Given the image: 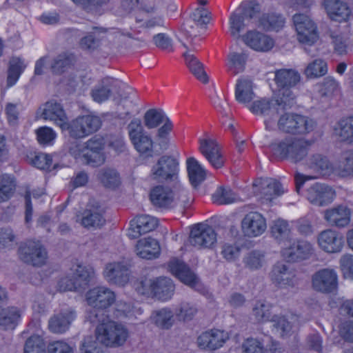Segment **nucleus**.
Instances as JSON below:
<instances>
[{
	"mask_svg": "<svg viewBox=\"0 0 353 353\" xmlns=\"http://www.w3.org/2000/svg\"><path fill=\"white\" fill-rule=\"evenodd\" d=\"M242 231L245 236L255 237L262 234L266 230L265 218L259 212L247 214L241 221Z\"/></svg>",
	"mask_w": 353,
	"mask_h": 353,
	"instance_id": "obj_18",
	"label": "nucleus"
},
{
	"mask_svg": "<svg viewBox=\"0 0 353 353\" xmlns=\"http://www.w3.org/2000/svg\"><path fill=\"white\" fill-rule=\"evenodd\" d=\"M284 193L281 184L274 179H267L262 183L261 190V199L263 201L271 202Z\"/></svg>",
	"mask_w": 353,
	"mask_h": 353,
	"instance_id": "obj_40",
	"label": "nucleus"
},
{
	"mask_svg": "<svg viewBox=\"0 0 353 353\" xmlns=\"http://www.w3.org/2000/svg\"><path fill=\"white\" fill-rule=\"evenodd\" d=\"M308 167L323 176H329L335 173V165L330 161L327 157L322 154H314L307 159Z\"/></svg>",
	"mask_w": 353,
	"mask_h": 353,
	"instance_id": "obj_33",
	"label": "nucleus"
},
{
	"mask_svg": "<svg viewBox=\"0 0 353 353\" xmlns=\"http://www.w3.org/2000/svg\"><path fill=\"white\" fill-rule=\"evenodd\" d=\"M339 265L343 277L353 280V254L342 255L339 259Z\"/></svg>",
	"mask_w": 353,
	"mask_h": 353,
	"instance_id": "obj_63",
	"label": "nucleus"
},
{
	"mask_svg": "<svg viewBox=\"0 0 353 353\" xmlns=\"http://www.w3.org/2000/svg\"><path fill=\"white\" fill-rule=\"evenodd\" d=\"M172 199L173 207L176 205L186 207L193 200L188 190L181 185L176 186L174 190H172Z\"/></svg>",
	"mask_w": 353,
	"mask_h": 353,
	"instance_id": "obj_57",
	"label": "nucleus"
},
{
	"mask_svg": "<svg viewBox=\"0 0 353 353\" xmlns=\"http://www.w3.org/2000/svg\"><path fill=\"white\" fill-rule=\"evenodd\" d=\"M105 281L112 285L124 286L130 281V266L124 261H114L106 264L103 272Z\"/></svg>",
	"mask_w": 353,
	"mask_h": 353,
	"instance_id": "obj_13",
	"label": "nucleus"
},
{
	"mask_svg": "<svg viewBox=\"0 0 353 353\" xmlns=\"http://www.w3.org/2000/svg\"><path fill=\"white\" fill-rule=\"evenodd\" d=\"M296 113L286 112L280 115L276 127L282 132L290 134L296 117Z\"/></svg>",
	"mask_w": 353,
	"mask_h": 353,
	"instance_id": "obj_64",
	"label": "nucleus"
},
{
	"mask_svg": "<svg viewBox=\"0 0 353 353\" xmlns=\"http://www.w3.org/2000/svg\"><path fill=\"white\" fill-rule=\"evenodd\" d=\"M170 271L182 283L194 287L198 283V278L190 268L183 261L177 259H172L168 264Z\"/></svg>",
	"mask_w": 353,
	"mask_h": 353,
	"instance_id": "obj_24",
	"label": "nucleus"
},
{
	"mask_svg": "<svg viewBox=\"0 0 353 353\" xmlns=\"http://www.w3.org/2000/svg\"><path fill=\"white\" fill-rule=\"evenodd\" d=\"M179 170L177 161L170 156L160 157L150 170L151 177L159 182L173 181L176 179Z\"/></svg>",
	"mask_w": 353,
	"mask_h": 353,
	"instance_id": "obj_10",
	"label": "nucleus"
},
{
	"mask_svg": "<svg viewBox=\"0 0 353 353\" xmlns=\"http://www.w3.org/2000/svg\"><path fill=\"white\" fill-rule=\"evenodd\" d=\"M15 181L10 175L3 174L0 178V202L8 201L15 190Z\"/></svg>",
	"mask_w": 353,
	"mask_h": 353,
	"instance_id": "obj_51",
	"label": "nucleus"
},
{
	"mask_svg": "<svg viewBox=\"0 0 353 353\" xmlns=\"http://www.w3.org/2000/svg\"><path fill=\"white\" fill-rule=\"evenodd\" d=\"M136 150L143 157H152L153 141L145 132L130 140Z\"/></svg>",
	"mask_w": 353,
	"mask_h": 353,
	"instance_id": "obj_46",
	"label": "nucleus"
},
{
	"mask_svg": "<svg viewBox=\"0 0 353 353\" xmlns=\"http://www.w3.org/2000/svg\"><path fill=\"white\" fill-rule=\"evenodd\" d=\"M264 254L259 250H252L248 252L243 259V263L246 268L256 270L261 268L264 263Z\"/></svg>",
	"mask_w": 353,
	"mask_h": 353,
	"instance_id": "obj_53",
	"label": "nucleus"
},
{
	"mask_svg": "<svg viewBox=\"0 0 353 353\" xmlns=\"http://www.w3.org/2000/svg\"><path fill=\"white\" fill-rule=\"evenodd\" d=\"M254 98L252 82L248 79H239L235 88L236 100L239 103H247Z\"/></svg>",
	"mask_w": 353,
	"mask_h": 353,
	"instance_id": "obj_38",
	"label": "nucleus"
},
{
	"mask_svg": "<svg viewBox=\"0 0 353 353\" xmlns=\"http://www.w3.org/2000/svg\"><path fill=\"white\" fill-rule=\"evenodd\" d=\"M24 353H46L43 339L38 335L28 338L24 345Z\"/></svg>",
	"mask_w": 353,
	"mask_h": 353,
	"instance_id": "obj_61",
	"label": "nucleus"
},
{
	"mask_svg": "<svg viewBox=\"0 0 353 353\" xmlns=\"http://www.w3.org/2000/svg\"><path fill=\"white\" fill-rule=\"evenodd\" d=\"M272 237L279 243L285 242L290 239L291 229L287 221L278 219L272 221L270 226Z\"/></svg>",
	"mask_w": 353,
	"mask_h": 353,
	"instance_id": "obj_42",
	"label": "nucleus"
},
{
	"mask_svg": "<svg viewBox=\"0 0 353 353\" xmlns=\"http://www.w3.org/2000/svg\"><path fill=\"white\" fill-rule=\"evenodd\" d=\"M248 59L245 52H231L228 55L227 69L229 72L235 76L244 71Z\"/></svg>",
	"mask_w": 353,
	"mask_h": 353,
	"instance_id": "obj_41",
	"label": "nucleus"
},
{
	"mask_svg": "<svg viewBox=\"0 0 353 353\" xmlns=\"http://www.w3.org/2000/svg\"><path fill=\"white\" fill-rule=\"evenodd\" d=\"M285 24V19L281 15L274 12L263 13L257 20L256 26L265 31H279Z\"/></svg>",
	"mask_w": 353,
	"mask_h": 353,
	"instance_id": "obj_37",
	"label": "nucleus"
},
{
	"mask_svg": "<svg viewBox=\"0 0 353 353\" xmlns=\"http://www.w3.org/2000/svg\"><path fill=\"white\" fill-rule=\"evenodd\" d=\"M94 276V271L93 268L80 265L77 266L73 274V278L79 292L87 288Z\"/></svg>",
	"mask_w": 353,
	"mask_h": 353,
	"instance_id": "obj_45",
	"label": "nucleus"
},
{
	"mask_svg": "<svg viewBox=\"0 0 353 353\" xmlns=\"http://www.w3.org/2000/svg\"><path fill=\"white\" fill-rule=\"evenodd\" d=\"M17 243V237L10 228L0 229V248H12Z\"/></svg>",
	"mask_w": 353,
	"mask_h": 353,
	"instance_id": "obj_60",
	"label": "nucleus"
},
{
	"mask_svg": "<svg viewBox=\"0 0 353 353\" xmlns=\"http://www.w3.org/2000/svg\"><path fill=\"white\" fill-rule=\"evenodd\" d=\"M212 199L219 205H225L236 202L238 196L230 188L219 187L213 194Z\"/></svg>",
	"mask_w": 353,
	"mask_h": 353,
	"instance_id": "obj_54",
	"label": "nucleus"
},
{
	"mask_svg": "<svg viewBox=\"0 0 353 353\" xmlns=\"http://www.w3.org/2000/svg\"><path fill=\"white\" fill-rule=\"evenodd\" d=\"M242 39L248 46L259 52H268L274 46V41L272 37L257 30L248 31Z\"/></svg>",
	"mask_w": 353,
	"mask_h": 353,
	"instance_id": "obj_21",
	"label": "nucleus"
},
{
	"mask_svg": "<svg viewBox=\"0 0 353 353\" xmlns=\"http://www.w3.org/2000/svg\"><path fill=\"white\" fill-rule=\"evenodd\" d=\"M335 174L341 177L353 176V150L344 152L335 165Z\"/></svg>",
	"mask_w": 353,
	"mask_h": 353,
	"instance_id": "obj_43",
	"label": "nucleus"
},
{
	"mask_svg": "<svg viewBox=\"0 0 353 353\" xmlns=\"http://www.w3.org/2000/svg\"><path fill=\"white\" fill-rule=\"evenodd\" d=\"M135 252L137 255L142 259H152L159 255L160 246L154 239L145 238L138 241Z\"/></svg>",
	"mask_w": 353,
	"mask_h": 353,
	"instance_id": "obj_34",
	"label": "nucleus"
},
{
	"mask_svg": "<svg viewBox=\"0 0 353 353\" xmlns=\"http://www.w3.org/2000/svg\"><path fill=\"white\" fill-rule=\"evenodd\" d=\"M297 41L312 46L319 39L316 23L308 15L296 13L292 17Z\"/></svg>",
	"mask_w": 353,
	"mask_h": 353,
	"instance_id": "obj_6",
	"label": "nucleus"
},
{
	"mask_svg": "<svg viewBox=\"0 0 353 353\" xmlns=\"http://www.w3.org/2000/svg\"><path fill=\"white\" fill-rule=\"evenodd\" d=\"M85 300L88 305L95 309H108L116 301V296L110 289L99 286L87 292Z\"/></svg>",
	"mask_w": 353,
	"mask_h": 353,
	"instance_id": "obj_14",
	"label": "nucleus"
},
{
	"mask_svg": "<svg viewBox=\"0 0 353 353\" xmlns=\"http://www.w3.org/2000/svg\"><path fill=\"white\" fill-rule=\"evenodd\" d=\"M101 126V120L99 117L87 114L78 117L69 123L66 121L65 130H68L71 137L83 139L96 132Z\"/></svg>",
	"mask_w": 353,
	"mask_h": 353,
	"instance_id": "obj_7",
	"label": "nucleus"
},
{
	"mask_svg": "<svg viewBox=\"0 0 353 353\" xmlns=\"http://www.w3.org/2000/svg\"><path fill=\"white\" fill-rule=\"evenodd\" d=\"M183 46L187 50L183 53V57L185 61V63L190 72L197 79L203 83H208V77L204 71L203 65L199 61V60L194 56V54L191 53L192 50L194 49L195 46L193 48L189 46L187 43H183Z\"/></svg>",
	"mask_w": 353,
	"mask_h": 353,
	"instance_id": "obj_30",
	"label": "nucleus"
},
{
	"mask_svg": "<svg viewBox=\"0 0 353 353\" xmlns=\"http://www.w3.org/2000/svg\"><path fill=\"white\" fill-rule=\"evenodd\" d=\"M169 118L161 109H150L146 111L143 117L145 127L148 129L157 128L161 123H164Z\"/></svg>",
	"mask_w": 353,
	"mask_h": 353,
	"instance_id": "obj_47",
	"label": "nucleus"
},
{
	"mask_svg": "<svg viewBox=\"0 0 353 353\" xmlns=\"http://www.w3.org/2000/svg\"><path fill=\"white\" fill-rule=\"evenodd\" d=\"M25 68L26 65L21 59L13 58L11 59L7 80L8 86L15 84Z\"/></svg>",
	"mask_w": 353,
	"mask_h": 353,
	"instance_id": "obj_56",
	"label": "nucleus"
},
{
	"mask_svg": "<svg viewBox=\"0 0 353 353\" xmlns=\"http://www.w3.org/2000/svg\"><path fill=\"white\" fill-rule=\"evenodd\" d=\"M119 87V81L114 78L107 77L102 79L91 90L92 99L99 103L109 99L113 90Z\"/></svg>",
	"mask_w": 353,
	"mask_h": 353,
	"instance_id": "obj_23",
	"label": "nucleus"
},
{
	"mask_svg": "<svg viewBox=\"0 0 353 353\" xmlns=\"http://www.w3.org/2000/svg\"><path fill=\"white\" fill-rule=\"evenodd\" d=\"M310 145L311 143L304 139L286 137L279 142L272 143L270 147L276 156L298 162L307 156Z\"/></svg>",
	"mask_w": 353,
	"mask_h": 353,
	"instance_id": "obj_4",
	"label": "nucleus"
},
{
	"mask_svg": "<svg viewBox=\"0 0 353 353\" xmlns=\"http://www.w3.org/2000/svg\"><path fill=\"white\" fill-rule=\"evenodd\" d=\"M306 197L313 205L325 206L334 201L335 191L325 183H315L307 189Z\"/></svg>",
	"mask_w": 353,
	"mask_h": 353,
	"instance_id": "obj_16",
	"label": "nucleus"
},
{
	"mask_svg": "<svg viewBox=\"0 0 353 353\" xmlns=\"http://www.w3.org/2000/svg\"><path fill=\"white\" fill-rule=\"evenodd\" d=\"M150 199L153 205L159 208H173L172 190L164 185L154 187L150 193Z\"/></svg>",
	"mask_w": 353,
	"mask_h": 353,
	"instance_id": "obj_32",
	"label": "nucleus"
},
{
	"mask_svg": "<svg viewBox=\"0 0 353 353\" xmlns=\"http://www.w3.org/2000/svg\"><path fill=\"white\" fill-rule=\"evenodd\" d=\"M272 322L281 336L285 338L291 336L296 332L302 321L299 320L296 315L292 314L290 316L274 315L272 318Z\"/></svg>",
	"mask_w": 353,
	"mask_h": 353,
	"instance_id": "obj_28",
	"label": "nucleus"
},
{
	"mask_svg": "<svg viewBox=\"0 0 353 353\" xmlns=\"http://www.w3.org/2000/svg\"><path fill=\"white\" fill-rule=\"evenodd\" d=\"M111 310H88L85 318L91 323H98L96 328L97 341L107 347L123 345L129 337V330L123 324L110 320Z\"/></svg>",
	"mask_w": 353,
	"mask_h": 353,
	"instance_id": "obj_1",
	"label": "nucleus"
},
{
	"mask_svg": "<svg viewBox=\"0 0 353 353\" xmlns=\"http://www.w3.org/2000/svg\"><path fill=\"white\" fill-rule=\"evenodd\" d=\"M311 287L313 290L322 294H334L339 287L337 272L331 268H321L311 276Z\"/></svg>",
	"mask_w": 353,
	"mask_h": 353,
	"instance_id": "obj_8",
	"label": "nucleus"
},
{
	"mask_svg": "<svg viewBox=\"0 0 353 353\" xmlns=\"http://www.w3.org/2000/svg\"><path fill=\"white\" fill-rule=\"evenodd\" d=\"M325 9L332 20L346 21L351 16L352 11L347 3L340 0H324Z\"/></svg>",
	"mask_w": 353,
	"mask_h": 353,
	"instance_id": "obj_29",
	"label": "nucleus"
},
{
	"mask_svg": "<svg viewBox=\"0 0 353 353\" xmlns=\"http://www.w3.org/2000/svg\"><path fill=\"white\" fill-rule=\"evenodd\" d=\"M150 287L154 297L161 301L170 299L175 289L173 281L168 277L156 279L152 282Z\"/></svg>",
	"mask_w": 353,
	"mask_h": 353,
	"instance_id": "obj_31",
	"label": "nucleus"
},
{
	"mask_svg": "<svg viewBox=\"0 0 353 353\" xmlns=\"http://www.w3.org/2000/svg\"><path fill=\"white\" fill-rule=\"evenodd\" d=\"M335 131L341 141L353 144V118L341 120Z\"/></svg>",
	"mask_w": 353,
	"mask_h": 353,
	"instance_id": "obj_52",
	"label": "nucleus"
},
{
	"mask_svg": "<svg viewBox=\"0 0 353 353\" xmlns=\"http://www.w3.org/2000/svg\"><path fill=\"white\" fill-rule=\"evenodd\" d=\"M41 110V117L45 120L53 121L62 130L65 128V121L68 120L61 105L54 101L45 103Z\"/></svg>",
	"mask_w": 353,
	"mask_h": 353,
	"instance_id": "obj_27",
	"label": "nucleus"
},
{
	"mask_svg": "<svg viewBox=\"0 0 353 353\" xmlns=\"http://www.w3.org/2000/svg\"><path fill=\"white\" fill-rule=\"evenodd\" d=\"M327 72V66L325 61L322 59H316L310 63L305 70L308 77H320Z\"/></svg>",
	"mask_w": 353,
	"mask_h": 353,
	"instance_id": "obj_59",
	"label": "nucleus"
},
{
	"mask_svg": "<svg viewBox=\"0 0 353 353\" xmlns=\"http://www.w3.org/2000/svg\"><path fill=\"white\" fill-rule=\"evenodd\" d=\"M157 225L158 221L153 216H138L130 221V227L128 230L127 235L130 239H137L141 234L154 230Z\"/></svg>",
	"mask_w": 353,
	"mask_h": 353,
	"instance_id": "obj_22",
	"label": "nucleus"
},
{
	"mask_svg": "<svg viewBox=\"0 0 353 353\" xmlns=\"http://www.w3.org/2000/svg\"><path fill=\"white\" fill-rule=\"evenodd\" d=\"M317 242L322 250L330 254L341 252L344 245L343 235L332 229H327L320 232Z\"/></svg>",
	"mask_w": 353,
	"mask_h": 353,
	"instance_id": "obj_17",
	"label": "nucleus"
},
{
	"mask_svg": "<svg viewBox=\"0 0 353 353\" xmlns=\"http://www.w3.org/2000/svg\"><path fill=\"white\" fill-rule=\"evenodd\" d=\"M21 316L17 310H0V326L5 330L14 329Z\"/></svg>",
	"mask_w": 353,
	"mask_h": 353,
	"instance_id": "obj_58",
	"label": "nucleus"
},
{
	"mask_svg": "<svg viewBox=\"0 0 353 353\" xmlns=\"http://www.w3.org/2000/svg\"><path fill=\"white\" fill-rule=\"evenodd\" d=\"M199 151L214 168L223 165L224 160L221 154L220 147L215 140L199 139Z\"/></svg>",
	"mask_w": 353,
	"mask_h": 353,
	"instance_id": "obj_20",
	"label": "nucleus"
},
{
	"mask_svg": "<svg viewBox=\"0 0 353 353\" xmlns=\"http://www.w3.org/2000/svg\"><path fill=\"white\" fill-rule=\"evenodd\" d=\"M323 217L330 225L344 228L351 221V210L345 205H339L325 210Z\"/></svg>",
	"mask_w": 353,
	"mask_h": 353,
	"instance_id": "obj_19",
	"label": "nucleus"
},
{
	"mask_svg": "<svg viewBox=\"0 0 353 353\" xmlns=\"http://www.w3.org/2000/svg\"><path fill=\"white\" fill-rule=\"evenodd\" d=\"M186 167L189 181L194 188H196L206 178V171L194 157L186 160Z\"/></svg>",
	"mask_w": 353,
	"mask_h": 353,
	"instance_id": "obj_35",
	"label": "nucleus"
},
{
	"mask_svg": "<svg viewBox=\"0 0 353 353\" xmlns=\"http://www.w3.org/2000/svg\"><path fill=\"white\" fill-rule=\"evenodd\" d=\"M19 256L26 263L40 267L47 260V252L39 241H28L19 248Z\"/></svg>",
	"mask_w": 353,
	"mask_h": 353,
	"instance_id": "obj_12",
	"label": "nucleus"
},
{
	"mask_svg": "<svg viewBox=\"0 0 353 353\" xmlns=\"http://www.w3.org/2000/svg\"><path fill=\"white\" fill-rule=\"evenodd\" d=\"M77 222L88 229H97L102 227L105 219L103 210L100 208H86L80 215L77 216Z\"/></svg>",
	"mask_w": 353,
	"mask_h": 353,
	"instance_id": "obj_25",
	"label": "nucleus"
},
{
	"mask_svg": "<svg viewBox=\"0 0 353 353\" xmlns=\"http://www.w3.org/2000/svg\"><path fill=\"white\" fill-rule=\"evenodd\" d=\"M216 233L210 225L204 223L194 225L190 231L188 241L197 249L212 248L216 243Z\"/></svg>",
	"mask_w": 353,
	"mask_h": 353,
	"instance_id": "obj_11",
	"label": "nucleus"
},
{
	"mask_svg": "<svg viewBox=\"0 0 353 353\" xmlns=\"http://www.w3.org/2000/svg\"><path fill=\"white\" fill-rule=\"evenodd\" d=\"M104 145L103 137L95 135L83 143L77 141L72 143L69 147V152L75 159L83 163L98 167L105 161Z\"/></svg>",
	"mask_w": 353,
	"mask_h": 353,
	"instance_id": "obj_2",
	"label": "nucleus"
},
{
	"mask_svg": "<svg viewBox=\"0 0 353 353\" xmlns=\"http://www.w3.org/2000/svg\"><path fill=\"white\" fill-rule=\"evenodd\" d=\"M301 81L300 74L292 69H281L275 71L274 81L277 86L279 101L283 103V108H291L296 102L293 89Z\"/></svg>",
	"mask_w": 353,
	"mask_h": 353,
	"instance_id": "obj_3",
	"label": "nucleus"
},
{
	"mask_svg": "<svg viewBox=\"0 0 353 353\" xmlns=\"http://www.w3.org/2000/svg\"><path fill=\"white\" fill-rule=\"evenodd\" d=\"M316 127V121L306 116L296 114L290 131L291 134H306L312 132Z\"/></svg>",
	"mask_w": 353,
	"mask_h": 353,
	"instance_id": "obj_44",
	"label": "nucleus"
},
{
	"mask_svg": "<svg viewBox=\"0 0 353 353\" xmlns=\"http://www.w3.org/2000/svg\"><path fill=\"white\" fill-rule=\"evenodd\" d=\"M76 315L72 310H65L52 316L49 321V327L54 333L65 332Z\"/></svg>",
	"mask_w": 353,
	"mask_h": 353,
	"instance_id": "obj_36",
	"label": "nucleus"
},
{
	"mask_svg": "<svg viewBox=\"0 0 353 353\" xmlns=\"http://www.w3.org/2000/svg\"><path fill=\"white\" fill-rule=\"evenodd\" d=\"M150 318L157 327L162 329L170 328L174 323L172 310H155Z\"/></svg>",
	"mask_w": 353,
	"mask_h": 353,
	"instance_id": "obj_50",
	"label": "nucleus"
},
{
	"mask_svg": "<svg viewBox=\"0 0 353 353\" xmlns=\"http://www.w3.org/2000/svg\"><path fill=\"white\" fill-rule=\"evenodd\" d=\"M195 26L196 24L188 19L183 23L182 28L183 34L186 39V41H181V43H187L189 46L192 48L196 46L194 40L199 34V31H197Z\"/></svg>",
	"mask_w": 353,
	"mask_h": 353,
	"instance_id": "obj_62",
	"label": "nucleus"
},
{
	"mask_svg": "<svg viewBox=\"0 0 353 353\" xmlns=\"http://www.w3.org/2000/svg\"><path fill=\"white\" fill-rule=\"evenodd\" d=\"M283 108V103L279 101L278 96L276 99H263L254 101L250 110L255 114L261 115L265 119V129L272 131L276 129L275 120L279 114V107Z\"/></svg>",
	"mask_w": 353,
	"mask_h": 353,
	"instance_id": "obj_9",
	"label": "nucleus"
},
{
	"mask_svg": "<svg viewBox=\"0 0 353 353\" xmlns=\"http://www.w3.org/2000/svg\"><path fill=\"white\" fill-rule=\"evenodd\" d=\"M230 336L227 332L211 329L202 332L197 338V345L203 350H216L223 347Z\"/></svg>",
	"mask_w": 353,
	"mask_h": 353,
	"instance_id": "obj_15",
	"label": "nucleus"
},
{
	"mask_svg": "<svg viewBox=\"0 0 353 353\" xmlns=\"http://www.w3.org/2000/svg\"><path fill=\"white\" fill-rule=\"evenodd\" d=\"M259 11V4L255 1L241 3L229 17L230 35L234 39H239L241 32L248 26L246 21L254 19Z\"/></svg>",
	"mask_w": 353,
	"mask_h": 353,
	"instance_id": "obj_5",
	"label": "nucleus"
},
{
	"mask_svg": "<svg viewBox=\"0 0 353 353\" xmlns=\"http://www.w3.org/2000/svg\"><path fill=\"white\" fill-rule=\"evenodd\" d=\"M75 61L74 56L71 53H62L54 58L51 65L54 73L60 74L69 68Z\"/></svg>",
	"mask_w": 353,
	"mask_h": 353,
	"instance_id": "obj_48",
	"label": "nucleus"
},
{
	"mask_svg": "<svg viewBox=\"0 0 353 353\" xmlns=\"http://www.w3.org/2000/svg\"><path fill=\"white\" fill-rule=\"evenodd\" d=\"M97 179L104 187L110 189H115L121 184L120 174L112 168L100 169L97 173Z\"/></svg>",
	"mask_w": 353,
	"mask_h": 353,
	"instance_id": "obj_39",
	"label": "nucleus"
},
{
	"mask_svg": "<svg viewBox=\"0 0 353 353\" xmlns=\"http://www.w3.org/2000/svg\"><path fill=\"white\" fill-rule=\"evenodd\" d=\"M334 52L338 54H344L347 52V39L339 30H330L328 32Z\"/></svg>",
	"mask_w": 353,
	"mask_h": 353,
	"instance_id": "obj_55",
	"label": "nucleus"
},
{
	"mask_svg": "<svg viewBox=\"0 0 353 353\" xmlns=\"http://www.w3.org/2000/svg\"><path fill=\"white\" fill-rule=\"evenodd\" d=\"M296 254L292 255V252H286L292 262L309 259L314 254V248L308 241H299L296 242Z\"/></svg>",
	"mask_w": 353,
	"mask_h": 353,
	"instance_id": "obj_49",
	"label": "nucleus"
},
{
	"mask_svg": "<svg viewBox=\"0 0 353 353\" xmlns=\"http://www.w3.org/2000/svg\"><path fill=\"white\" fill-rule=\"evenodd\" d=\"M271 280L280 287L294 285L295 273L290 265L283 263L275 264L270 273Z\"/></svg>",
	"mask_w": 353,
	"mask_h": 353,
	"instance_id": "obj_26",
	"label": "nucleus"
}]
</instances>
